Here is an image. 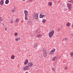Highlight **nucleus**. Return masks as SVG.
I'll use <instances>...</instances> for the list:
<instances>
[{
	"label": "nucleus",
	"instance_id": "nucleus-35",
	"mask_svg": "<svg viewBox=\"0 0 73 73\" xmlns=\"http://www.w3.org/2000/svg\"><path fill=\"white\" fill-rule=\"evenodd\" d=\"M71 35H72V36H73V33H71Z\"/></svg>",
	"mask_w": 73,
	"mask_h": 73
},
{
	"label": "nucleus",
	"instance_id": "nucleus-13",
	"mask_svg": "<svg viewBox=\"0 0 73 73\" xmlns=\"http://www.w3.org/2000/svg\"><path fill=\"white\" fill-rule=\"evenodd\" d=\"M20 37H18L15 39V41H19V40H20Z\"/></svg>",
	"mask_w": 73,
	"mask_h": 73
},
{
	"label": "nucleus",
	"instance_id": "nucleus-1",
	"mask_svg": "<svg viewBox=\"0 0 73 73\" xmlns=\"http://www.w3.org/2000/svg\"><path fill=\"white\" fill-rule=\"evenodd\" d=\"M42 51L43 53V56L44 57H46L47 56V51L46 49L45 48H43L42 49Z\"/></svg>",
	"mask_w": 73,
	"mask_h": 73
},
{
	"label": "nucleus",
	"instance_id": "nucleus-32",
	"mask_svg": "<svg viewBox=\"0 0 73 73\" xmlns=\"http://www.w3.org/2000/svg\"><path fill=\"white\" fill-rule=\"evenodd\" d=\"M67 69V68L65 67V70H66Z\"/></svg>",
	"mask_w": 73,
	"mask_h": 73
},
{
	"label": "nucleus",
	"instance_id": "nucleus-25",
	"mask_svg": "<svg viewBox=\"0 0 73 73\" xmlns=\"http://www.w3.org/2000/svg\"><path fill=\"white\" fill-rule=\"evenodd\" d=\"M16 21L17 23H18L19 21V19H17L16 20Z\"/></svg>",
	"mask_w": 73,
	"mask_h": 73
},
{
	"label": "nucleus",
	"instance_id": "nucleus-11",
	"mask_svg": "<svg viewBox=\"0 0 73 73\" xmlns=\"http://www.w3.org/2000/svg\"><path fill=\"white\" fill-rule=\"evenodd\" d=\"M57 57H54L52 59V61H55L56 60H57Z\"/></svg>",
	"mask_w": 73,
	"mask_h": 73
},
{
	"label": "nucleus",
	"instance_id": "nucleus-6",
	"mask_svg": "<svg viewBox=\"0 0 73 73\" xmlns=\"http://www.w3.org/2000/svg\"><path fill=\"white\" fill-rule=\"evenodd\" d=\"M28 69H29L28 66H26L23 68V70H28Z\"/></svg>",
	"mask_w": 73,
	"mask_h": 73
},
{
	"label": "nucleus",
	"instance_id": "nucleus-8",
	"mask_svg": "<svg viewBox=\"0 0 73 73\" xmlns=\"http://www.w3.org/2000/svg\"><path fill=\"white\" fill-rule=\"evenodd\" d=\"M67 5L69 9H71V8H72V4L70 3H68V4H67Z\"/></svg>",
	"mask_w": 73,
	"mask_h": 73
},
{
	"label": "nucleus",
	"instance_id": "nucleus-24",
	"mask_svg": "<svg viewBox=\"0 0 73 73\" xmlns=\"http://www.w3.org/2000/svg\"><path fill=\"white\" fill-rule=\"evenodd\" d=\"M71 56L73 57V52H72L71 53Z\"/></svg>",
	"mask_w": 73,
	"mask_h": 73
},
{
	"label": "nucleus",
	"instance_id": "nucleus-29",
	"mask_svg": "<svg viewBox=\"0 0 73 73\" xmlns=\"http://www.w3.org/2000/svg\"><path fill=\"white\" fill-rule=\"evenodd\" d=\"M10 23L11 24H12V23H13V21H10Z\"/></svg>",
	"mask_w": 73,
	"mask_h": 73
},
{
	"label": "nucleus",
	"instance_id": "nucleus-4",
	"mask_svg": "<svg viewBox=\"0 0 73 73\" xmlns=\"http://www.w3.org/2000/svg\"><path fill=\"white\" fill-rule=\"evenodd\" d=\"M46 13H42L40 15V18H42L43 17H46Z\"/></svg>",
	"mask_w": 73,
	"mask_h": 73
},
{
	"label": "nucleus",
	"instance_id": "nucleus-36",
	"mask_svg": "<svg viewBox=\"0 0 73 73\" xmlns=\"http://www.w3.org/2000/svg\"><path fill=\"white\" fill-rule=\"evenodd\" d=\"M52 1H54V0H52Z\"/></svg>",
	"mask_w": 73,
	"mask_h": 73
},
{
	"label": "nucleus",
	"instance_id": "nucleus-38",
	"mask_svg": "<svg viewBox=\"0 0 73 73\" xmlns=\"http://www.w3.org/2000/svg\"><path fill=\"white\" fill-rule=\"evenodd\" d=\"M72 44H73V41H72Z\"/></svg>",
	"mask_w": 73,
	"mask_h": 73
},
{
	"label": "nucleus",
	"instance_id": "nucleus-26",
	"mask_svg": "<svg viewBox=\"0 0 73 73\" xmlns=\"http://www.w3.org/2000/svg\"><path fill=\"white\" fill-rule=\"evenodd\" d=\"M69 2H70V3H72V4H73V1H69Z\"/></svg>",
	"mask_w": 73,
	"mask_h": 73
},
{
	"label": "nucleus",
	"instance_id": "nucleus-19",
	"mask_svg": "<svg viewBox=\"0 0 73 73\" xmlns=\"http://www.w3.org/2000/svg\"><path fill=\"white\" fill-rule=\"evenodd\" d=\"M52 3H51V2H49L48 3V5H50V6L52 5Z\"/></svg>",
	"mask_w": 73,
	"mask_h": 73
},
{
	"label": "nucleus",
	"instance_id": "nucleus-39",
	"mask_svg": "<svg viewBox=\"0 0 73 73\" xmlns=\"http://www.w3.org/2000/svg\"><path fill=\"white\" fill-rule=\"evenodd\" d=\"M30 1H32L33 0H29Z\"/></svg>",
	"mask_w": 73,
	"mask_h": 73
},
{
	"label": "nucleus",
	"instance_id": "nucleus-12",
	"mask_svg": "<svg viewBox=\"0 0 73 73\" xmlns=\"http://www.w3.org/2000/svg\"><path fill=\"white\" fill-rule=\"evenodd\" d=\"M9 0H6L5 1V4H8L9 3Z\"/></svg>",
	"mask_w": 73,
	"mask_h": 73
},
{
	"label": "nucleus",
	"instance_id": "nucleus-30",
	"mask_svg": "<svg viewBox=\"0 0 73 73\" xmlns=\"http://www.w3.org/2000/svg\"><path fill=\"white\" fill-rule=\"evenodd\" d=\"M65 41H66V40H68V38H65Z\"/></svg>",
	"mask_w": 73,
	"mask_h": 73
},
{
	"label": "nucleus",
	"instance_id": "nucleus-22",
	"mask_svg": "<svg viewBox=\"0 0 73 73\" xmlns=\"http://www.w3.org/2000/svg\"><path fill=\"white\" fill-rule=\"evenodd\" d=\"M37 36L38 37H39V36H40V37H41V35L40 34H38L37 35Z\"/></svg>",
	"mask_w": 73,
	"mask_h": 73
},
{
	"label": "nucleus",
	"instance_id": "nucleus-2",
	"mask_svg": "<svg viewBox=\"0 0 73 73\" xmlns=\"http://www.w3.org/2000/svg\"><path fill=\"white\" fill-rule=\"evenodd\" d=\"M33 18L34 19H36V20H37V19H38V14L37 13H35L33 14Z\"/></svg>",
	"mask_w": 73,
	"mask_h": 73
},
{
	"label": "nucleus",
	"instance_id": "nucleus-40",
	"mask_svg": "<svg viewBox=\"0 0 73 73\" xmlns=\"http://www.w3.org/2000/svg\"><path fill=\"white\" fill-rule=\"evenodd\" d=\"M23 0V1H25V0Z\"/></svg>",
	"mask_w": 73,
	"mask_h": 73
},
{
	"label": "nucleus",
	"instance_id": "nucleus-21",
	"mask_svg": "<svg viewBox=\"0 0 73 73\" xmlns=\"http://www.w3.org/2000/svg\"><path fill=\"white\" fill-rule=\"evenodd\" d=\"M18 35V34L17 33H16L15 34V36H17Z\"/></svg>",
	"mask_w": 73,
	"mask_h": 73
},
{
	"label": "nucleus",
	"instance_id": "nucleus-34",
	"mask_svg": "<svg viewBox=\"0 0 73 73\" xmlns=\"http://www.w3.org/2000/svg\"><path fill=\"white\" fill-rule=\"evenodd\" d=\"M38 31H39V30H37L36 31V32H38Z\"/></svg>",
	"mask_w": 73,
	"mask_h": 73
},
{
	"label": "nucleus",
	"instance_id": "nucleus-15",
	"mask_svg": "<svg viewBox=\"0 0 73 73\" xmlns=\"http://www.w3.org/2000/svg\"><path fill=\"white\" fill-rule=\"evenodd\" d=\"M16 11V9H14L12 10V12H15Z\"/></svg>",
	"mask_w": 73,
	"mask_h": 73
},
{
	"label": "nucleus",
	"instance_id": "nucleus-9",
	"mask_svg": "<svg viewBox=\"0 0 73 73\" xmlns=\"http://www.w3.org/2000/svg\"><path fill=\"white\" fill-rule=\"evenodd\" d=\"M33 63L32 62H30L29 64H28V66H29L30 67H31V66H33Z\"/></svg>",
	"mask_w": 73,
	"mask_h": 73
},
{
	"label": "nucleus",
	"instance_id": "nucleus-3",
	"mask_svg": "<svg viewBox=\"0 0 73 73\" xmlns=\"http://www.w3.org/2000/svg\"><path fill=\"white\" fill-rule=\"evenodd\" d=\"M24 12L25 14V20H28V17H27V16H28V11H27L25 10L24 11Z\"/></svg>",
	"mask_w": 73,
	"mask_h": 73
},
{
	"label": "nucleus",
	"instance_id": "nucleus-7",
	"mask_svg": "<svg viewBox=\"0 0 73 73\" xmlns=\"http://www.w3.org/2000/svg\"><path fill=\"white\" fill-rule=\"evenodd\" d=\"M56 49H54L51 50L49 52V54H53L54 53V52H55Z\"/></svg>",
	"mask_w": 73,
	"mask_h": 73
},
{
	"label": "nucleus",
	"instance_id": "nucleus-16",
	"mask_svg": "<svg viewBox=\"0 0 73 73\" xmlns=\"http://www.w3.org/2000/svg\"><path fill=\"white\" fill-rule=\"evenodd\" d=\"M37 44H35L34 45V48H36L37 46Z\"/></svg>",
	"mask_w": 73,
	"mask_h": 73
},
{
	"label": "nucleus",
	"instance_id": "nucleus-17",
	"mask_svg": "<svg viewBox=\"0 0 73 73\" xmlns=\"http://www.w3.org/2000/svg\"><path fill=\"white\" fill-rule=\"evenodd\" d=\"M11 58L12 60H13L15 58V56L14 55H12L11 56Z\"/></svg>",
	"mask_w": 73,
	"mask_h": 73
},
{
	"label": "nucleus",
	"instance_id": "nucleus-37",
	"mask_svg": "<svg viewBox=\"0 0 73 73\" xmlns=\"http://www.w3.org/2000/svg\"><path fill=\"white\" fill-rule=\"evenodd\" d=\"M58 30H60V29L58 28Z\"/></svg>",
	"mask_w": 73,
	"mask_h": 73
},
{
	"label": "nucleus",
	"instance_id": "nucleus-5",
	"mask_svg": "<svg viewBox=\"0 0 73 73\" xmlns=\"http://www.w3.org/2000/svg\"><path fill=\"white\" fill-rule=\"evenodd\" d=\"M54 30H52L50 32L49 34V37H52L53 35V34H54Z\"/></svg>",
	"mask_w": 73,
	"mask_h": 73
},
{
	"label": "nucleus",
	"instance_id": "nucleus-20",
	"mask_svg": "<svg viewBox=\"0 0 73 73\" xmlns=\"http://www.w3.org/2000/svg\"><path fill=\"white\" fill-rule=\"evenodd\" d=\"M2 18L0 17V22H1V21H2Z\"/></svg>",
	"mask_w": 73,
	"mask_h": 73
},
{
	"label": "nucleus",
	"instance_id": "nucleus-27",
	"mask_svg": "<svg viewBox=\"0 0 73 73\" xmlns=\"http://www.w3.org/2000/svg\"><path fill=\"white\" fill-rule=\"evenodd\" d=\"M52 70H53V71H55V70L54 69V68H52Z\"/></svg>",
	"mask_w": 73,
	"mask_h": 73
},
{
	"label": "nucleus",
	"instance_id": "nucleus-28",
	"mask_svg": "<svg viewBox=\"0 0 73 73\" xmlns=\"http://www.w3.org/2000/svg\"><path fill=\"white\" fill-rule=\"evenodd\" d=\"M27 64H28V63H27V62H26L24 63L25 65H27Z\"/></svg>",
	"mask_w": 73,
	"mask_h": 73
},
{
	"label": "nucleus",
	"instance_id": "nucleus-23",
	"mask_svg": "<svg viewBox=\"0 0 73 73\" xmlns=\"http://www.w3.org/2000/svg\"><path fill=\"white\" fill-rule=\"evenodd\" d=\"M26 62H27V63H28V60L27 59L25 60Z\"/></svg>",
	"mask_w": 73,
	"mask_h": 73
},
{
	"label": "nucleus",
	"instance_id": "nucleus-42",
	"mask_svg": "<svg viewBox=\"0 0 73 73\" xmlns=\"http://www.w3.org/2000/svg\"><path fill=\"white\" fill-rule=\"evenodd\" d=\"M34 33H35V32Z\"/></svg>",
	"mask_w": 73,
	"mask_h": 73
},
{
	"label": "nucleus",
	"instance_id": "nucleus-18",
	"mask_svg": "<svg viewBox=\"0 0 73 73\" xmlns=\"http://www.w3.org/2000/svg\"><path fill=\"white\" fill-rule=\"evenodd\" d=\"M70 25V23H68L66 24V26H67V27H69Z\"/></svg>",
	"mask_w": 73,
	"mask_h": 73
},
{
	"label": "nucleus",
	"instance_id": "nucleus-14",
	"mask_svg": "<svg viewBox=\"0 0 73 73\" xmlns=\"http://www.w3.org/2000/svg\"><path fill=\"white\" fill-rule=\"evenodd\" d=\"M46 20L45 19H44L42 20V22L43 23H46Z\"/></svg>",
	"mask_w": 73,
	"mask_h": 73
},
{
	"label": "nucleus",
	"instance_id": "nucleus-41",
	"mask_svg": "<svg viewBox=\"0 0 73 73\" xmlns=\"http://www.w3.org/2000/svg\"><path fill=\"white\" fill-rule=\"evenodd\" d=\"M50 38H51V37H50Z\"/></svg>",
	"mask_w": 73,
	"mask_h": 73
},
{
	"label": "nucleus",
	"instance_id": "nucleus-31",
	"mask_svg": "<svg viewBox=\"0 0 73 73\" xmlns=\"http://www.w3.org/2000/svg\"><path fill=\"white\" fill-rule=\"evenodd\" d=\"M4 29L5 30V31H7V28H6V27Z\"/></svg>",
	"mask_w": 73,
	"mask_h": 73
},
{
	"label": "nucleus",
	"instance_id": "nucleus-10",
	"mask_svg": "<svg viewBox=\"0 0 73 73\" xmlns=\"http://www.w3.org/2000/svg\"><path fill=\"white\" fill-rule=\"evenodd\" d=\"M3 4H4V1L3 0H2L0 2V5H3Z\"/></svg>",
	"mask_w": 73,
	"mask_h": 73
},
{
	"label": "nucleus",
	"instance_id": "nucleus-33",
	"mask_svg": "<svg viewBox=\"0 0 73 73\" xmlns=\"http://www.w3.org/2000/svg\"><path fill=\"white\" fill-rule=\"evenodd\" d=\"M72 28H73V24H72Z\"/></svg>",
	"mask_w": 73,
	"mask_h": 73
}]
</instances>
